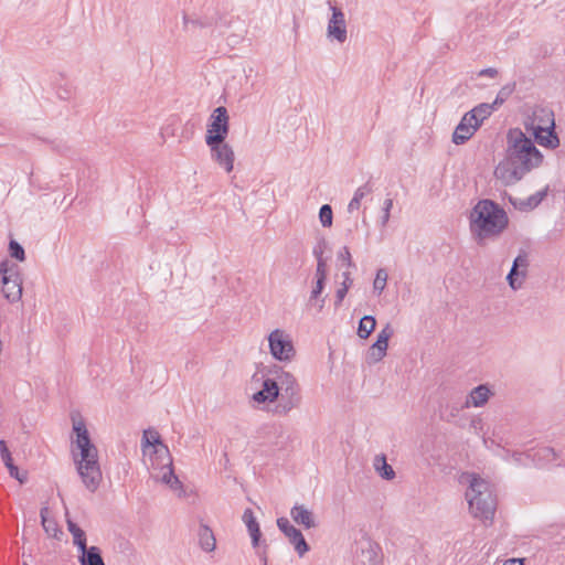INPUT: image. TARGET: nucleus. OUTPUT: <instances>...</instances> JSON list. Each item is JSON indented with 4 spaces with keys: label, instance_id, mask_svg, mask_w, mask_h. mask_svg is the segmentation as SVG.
<instances>
[{
    "label": "nucleus",
    "instance_id": "nucleus-1",
    "mask_svg": "<svg viewBox=\"0 0 565 565\" xmlns=\"http://www.w3.org/2000/svg\"><path fill=\"white\" fill-rule=\"evenodd\" d=\"M507 156L494 170L505 185L514 184L543 163V154L521 129H510L507 136Z\"/></svg>",
    "mask_w": 565,
    "mask_h": 565
},
{
    "label": "nucleus",
    "instance_id": "nucleus-2",
    "mask_svg": "<svg viewBox=\"0 0 565 565\" xmlns=\"http://www.w3.org/2000/svg\"><path fill=\"white\" fill-rule=\"evenodd\" d=\"M508 225L507 212L492 200H480L470 212V232L480 246L499 238Z\"/></svg>",
    "mask_w": 565,
    "mask_h": 565
},
{
    "label": "nucleus",
    "instance_id": "nucleus-3",
    "mask_svg": "<svg viewBox=\"0 0 565 565\" xmlns=\"http://www.w3.org/2000/svg\"><path fill=\"white\" fill-rule=\"evenodd\" d=\"M73 431L76 436L74 444L79 450L78 455L73 451L77 472L85 487L94 492L102 481L98 450L92 443L83 419H73Z\"/></svg>",
    "mask_w": 565,
    "mask_h": 565
},
{
    "label": "nucleus",
    "instance_id": "nucleus-4",
    "mask_svg": "<svg viewBox=\"0 0 565 565\" xmlns=\"http://www.w3.org/2000/svg\"><path fill=\"white\" fill-rule=\"evenodd\" d=\"M469 482L466 500L473 518L481 521H492L497 510V497L489 481L476 476L465 475L462 481Z\"/></svg>",
    "mask_w": 565,
    "mask_h": 565
},
{
    "label": "nucleus",
    "instance_id": "nucleus-5",
    "mask_svg": "<svg viewBox=\"0 0 565 565\" xmlns=\"http://www.w3.org/2000/svg\"><path fill=\"white\" fill-rule=\"evenodd\" d=\"M526 134L547 149L559 147V138L555 131L554 111L548 107L535 106L523 121Z\"/></svg>",
    "mask_w": 565,
    "mask_h": 565
},
{
    "label": "nucleus",
    "instance_id": "nucleus-6",
    "mask_svg": "<svg viewBox=\"0 0 565 565\" xmlns=\"http://www.w3.org/2000/svg\"><path fill=\"white\" fill-rule=\"evenodd\" d=\"M279 396L274 413L286 416L292 409L298 408L302 401L301 387L294 374L286 371L278 372Z\"/></svg>",
    "mask_w": 565,
    "mask_h": 565
},
{
    "label": "nucleus",
    "instance_id": "nucleus-7",
    "mask_svg": "<svg viewBox=\"0 0 565 565\" xmlns=\"http://www.w3.org/2000/svg\"><path fill=\"white\" fill-rule=\"evenodd\" d=\"M2 294L10 302H17L22 297V279L18 273V266L8 260L0 263Z\"/></svg>",
    "mask_w": 565,
    "mask_h": 565
},
{
    "label": "nucleus",
    "instance_id": "nucleus-8",
    "mask_svg": "<svg viewBox=\"0 0 565 565\" xmlns=\"http://www.w3.org/2000/svg\"><path fill=\"white\" fill-rule=\"evenodd\" d=\"M230 131V117L227 109L223 106L216 107L211 114L205 136L206 145L221 143L225 141Z\"/></svg>",
    "mask_w": 565,
    "mask_h": 565
},
{
    "label": "nucleus",
    "instance_id": "nucleus-9",
    "mask_svg": "<svg viewBox=\"0 0 565 565\" xmlns=\"http://www.w3.org/2000/svg\"><path fill=\"white\" fill-rule=\"evenodd\" d=\"M269 352L275 360L290 362L296 350L291 337L281 329H275L268 335Z\"/></svg>",
    "mask_w": 565,
    "mask_h": 565
},
{
    "label": "nucleus",
    "instance_id": "nucleus-10",
    "mask_svg": "<svg viewBox=\"0 0 565 565\" xmlns=\"http://www.w3.org/2000/svg\"><path fill=\"white\" fill-rule=\"evenodd\" d=\"M161 466L159 471L151 472V478L156 481L162 482L167 484L170 490L175 492L178 497H183L185 494L183 483L179 480V478L174 475L172 458L170 456L169 450L161 451Z\"/></svg>",
    "mask_w": 565,
    "mask_h": 565
},
{
    "label": "nucleus",
    "instance_id": "nucleus-11",
    "mask_svg": "<svg viewBox=\"0 0 565 565\" xmlns=\"http://www.w3.org/2000/svg\"><path fill=\"white\" fill-rule=\"evenodd\" d=\"M277 526L288 537L289 542L294 545L300 557H302L309 551V545L306 542L302 533L292 524H290L287 518L277 519Z\"/></svg>",
    "mask_w": 565,
    "mask_h": 565
},
{
    "label": "nucleus",
    "instance_id": "nucleus-12",
    "mask_svg": "<svg viewBox=\"0 0 565 565\" xmlns=\"http://www.w3.org/2000/svg\"><path fill=\"white\" fill-rule=\"evenodd\" d=\"M332 15L328 22V36L337 40L339 43H343L347 41V23L343 11L335 7L331 6Z\"/></svg>",
    "mask_w": 565,
    "mask_h": 565
},
{
    "label": "nucleus",
    "instance_id": "nucleus-13",
    "mask_svg": "<svg viewBox=\"0 0 565 565\" xmlns=\"http://www.w3.org/2000/svg\"><path fill=\"white\" fill-rule=\"evenodd\" d=\"M527 267L529 257L526 253L523 252L515 257L512 268L507 276L508 284L513 290H518L522 287L526 278Z\"/></svg>",
    "mask_w": 565,
    "mask_h": 565
},
{
    "label": "nucleus",
    "instance_id": "nucleus-14",
    "mask_svg": "<svg viewBox=\"0 0 565 565\" xmlns=\"http://www.w3.org/2000/svg\"><path fill=\"white\" fill-rule=\"evenodd\" d=\"M211 149V156L227 173L233 171L235 154L233 148L222 141L221 143L207 145Z\"/></svg>",
    "mask_w": 565,
    "mask_h": 565
},
{
    "label": "nucleus",
    "instance_id": "nucleus-15",
    "mask_svg": "<svg viewBox=\"0 0 565 565\" xmlns=\"http://www.w3.org/2000/svg\"><path fill=\"white\" fill-rule=\"evenodd\" d=\"M279 383L278 374L274 379H265L263 381L262 388L253 394V401L260 405L267 403H277V398L279 396Z\"/></svg>",
    "mask_w": 565,
    "mask_h": 565
},
{
    "label": "nucleus",
    "instance_id": "nucleus-16",
    "mask_svg": "<svg viewBox=\"0 0 565 565\" xmlns=\"http://www.w3.org/2000/svg\"><path fill=\"white\" fill-rule=\"evenodd\" d=\"M478 128V124H473L471 116L465 114L452 134V142L463 145L475 135Z\"/></svg>",
    "mask_w": 565,
    "mask_h": 565
},
{
    "label": "nucleus",
    "instance_id": "nucleus-17",
    "mask_svg": "<svg viewBox=\"0 0 565 565\" xmlns=\"http://www.w3.org/2000/svg\"><path fill=\"white\" fill-rule=\"evenodd\" d=\"M503 103V99L499 100V97L492 104H480L476 106L470 111L466 113L468 116H471L473 124H478L480 127L481 124L497 109L499 105Z\"/></svg>",
    "mask_w": 565,
    "mask_h": 565
},
{
    "label": "nucleus",
    "instance_id": "nucleus-18",
    "mask_svg": "<svg viewBox=\"0 0 565 565\" xmlns=\"http://www.w3.org/2000/svg\"><path fill=\"white\" fill-rule=\"evenodd\" d=\"M242 519H243V522L245 523L247 531L250 535L253 547H258L260 537H262V532H260L259 524H258L252 509H246L243 513Z\"/></svg>",
    "mask_w": 565,
    "mask_h": 565
},
{
    "label": "nucleus",
    "instance_id": "nucleus-19",
    "mask_svg": "<svg viewBox=\"0 0 565 565\" xmlns=\"http://www.w3.org/2000/svg\"><path fill=\"white\" fill-rule=\"evenodd\" d=\"M290 515L297 524L303 526L305 529H311L316 526L313 513L302 504H296L290 510Z\"/></svg>",
    "mask_w": 565,
    "mask_h": 565
},
{
    "label": "nucleus",
    "instance_id": "nucleus-20",
    "mask_svg": "<svg viewBox=\"0 0 565 565\" xmlns=\"http://www.w3.org/2000/svg\"><path fill=\"white\" fill-rule=\"evenodd\" d=\"M531 457H532L533 461L535 462V465L539 467H547V466H552V465H555V466L558 465L556 462L557 455H556L555 450L547 446L537 448L531 455Z\"/></svg>",
    "mask_w": 565,
    "mask_h": 565
},
{
    "label": "nucleus",
    "instance_id": "nucleus-21",
    "mask_svg": "<svg viewBox=\"0 0 565 565\" xmlns=\"http://www.w3.org/2000/svg\"><path fill=\"white\" fill-rule=\"evenodd\" d=\"M490 394L491 392L486 385H479L470 392L461 408L470 406L481 407L488 402Z\"/></svg>",
    "mask_w": 565,
    "mask_h": 565
},
{
    "label": "nucleus",
    "instance_id": "nucleus-22",
    "mask_svg": "<svg viewBox=\"0 0 565 565\" xmlns=\"http://www.w3.org/2000/svg\"><path fill=\"white\" fill-rule=\"evenodd\" d=\"M547 190L539 191L525 200L510 199L513 206L520 211H531L535 209L546 196Z\"/></svg>",
    "mask_w": 565,
    "mask_h": 565
},
{
    "label": "nucleus",
    "instance_id": "nucleus-23",
    "mask_svg": "<svg viewBox=\"0 0 565 565\" xmlns=\"http://www.w3.org/2000/svg\"><path fill=\"white\" fill-rule=\"evenodd\" d=\"M326 281L321 279L316 280L308 299V306L316 308L318 312L322 311V309L324 308L326 297L321 296Z\"/></svg>",
    "mask_w": 565,
    "mask_h": 565
},
{
    "label": "nucleus",
    "instance_id": "nucleus-24",
    "mask_svg": "<svg viewBox=\"0 0 565 565\" xmlns=\"http://www.w3.org/2000/svg\"><path fill=\"white\" fill-rule=\"evenodd\" d=\"M79 551L82 552L79 557L82 565H105L98 547L90 546L88 548L86 545L85 548H81Z\"/></svg>",
    "mask_w": 565,
    "mask_h": 565
},
{
    "label": "nucleus",
    "instance_id": "nucleus-25",
    "mask_svg": "<svg viewBox=\"0 0 565 565\" xmlns=\"http://www.w3.org/2000/svg\"><path fill=\"white\" fill-rule=\"evenodd\" d=\"M199 542H200V546L205 552H212L215 550L216 540L214 537L212 530L209 526L202 525L200 527Z\"/></svg>",
    "mask_w": 565,
    "mask_h": 565
},
{
    "label": "nucleus",
    "instance_id": "nucleus-26",
    "mask_svg": "<svg viewBox=\"0 0 565 565\" xmlns=\"http://www.w3.org/2000/svg\"><path fill=\"white\" fill-rule=\"evenodd\" d=\"M375 471L385 480H392L395 477L393 468L387 463L385 456H375L373 462Z\"/></svg>",
    "mask_w": 565,
    "mask_h": 565
},
{
    "label": "nucleus",
    "instance_id": "nucleus-27",
    "mask_svg": "<svg viewBox=\"0 0 565 565\" xmlns=\"http://www.w3.org/2000/svg\"><path fill=\"white\" fill-rule=\"evenodd\" d=\"M342 277H343V281L341 284V287L338 288V290L335 292V301H334L335 308H339L341 306L343 299L345 298L349 289L351 288V286L353 284V279L351 277L350 271H343Z\"/></svg>",
    "mask_w": 565,
    "mask_h": 565
},
{
    "label": "nucleus",
    "instance_id": "nucleus-28",
    "mask_svg": "<svg viewBox=\"0 0 565 565\" xmlns=\"http://www.w3.org/2000/svg\"><path fill=\"white\" fill-rule=\"evenodd\" d=\"M67 530L73 535V543L81 548L86 546V534L85 532L72 520L67 519Z\"/></svg>",
    "mask_w": 565,
    "mask_h": 565
},
{
    "label": "nucleus",
    "instance_id": "nucleus-29",
    "mask_svg": "<svg viewBox=\"0 0 565 565\" xmlns=\"http://www.w3.org/2000/svg\"><path fill=\"white\" fill-rule=\"evenodd\" d=\"M375 327V318L373 316H364L359 322L358 335L361 339H367L370 334L374 331Z\"/></svg>",
    "mask_w": 565,
    "mask_h": 565
},
{
    "label": "nucleus",
    "instance_id": "nucleus-30",
    "mask_svg": "<svg viewBox=\"0 0 565 565\" xmlns=\"http://www.w3.org/2000/svg\"><path fill=\"white\" fill-rule=\"evenodd\" d=\"M394 330L391 324H386L377 334L376 341L372 344L376 349H381L386 352L388 348V341L393 337Z\"/></svg>",
    "mask_w": 565,
    "mask_h": 565
},
{
    "label": "nucleus",
    "instance_id": "nucleus-31",
    "mask_svg": "<svg viewBox=\"0 0 565 565\" xmlns=\"http://www.w3.org/2000/svg\"><path fill=\"white\" fill-rule=\"evenodd\" d=\"M387 278L388 275L384 268L377 269L375 279L373 281L374 292H376L377 295H381L383 292L387 284Z\"/></svg>",
    "mask_w": 565,
    "mask_h": 565
},
{
    "label": "nucleus",
    "instance_id": "nucleus-32",
    "mask_svg": "<svg viewBox=\"0 0 565 565\" xmlns=\"http://www.w3.org/2000/svg\"><path fill=\"white\" fill-rule=\"evenodd\" d=\"M47 514H49V509L42 508L40 511V516H41L43 529L45 530V532L47 534L55 535V533L57 531V524L53 519H50L47 516Z\"/></svg>",
    "mask_w": 565,
    "mask_h": 565
},
{
    "label": "nucleus",
    "instance_id": "nucleus-33",
    "mask_svg": "<svg viewBox=\"0 0 565 565\" xmlns=\"http://www.w3.org/2000/svg\"><path fill=\"white\" fill-rule=\"evenodd\" d=\"M162 450H168V448L166 446H161L159 448H156L153 454L150 456L149 460H150V466H149V470H150V473L151 472H154L156 471H159V468L160 466L162 465L161 461L163 460L161 457V451Z\"/></svg>",
    "mask_w": 565,
    "mask_h": 565
},
{
    "label": "nucleus",
    "instance_id": "nucleus-34",
    "mask_svg": "<svg viewBox=\"0 0 565 565\" xmlns=\"http://www.w3.org/2000/svg\"><path fill=\"white\" fill-rule=\"evenodd\" d=\"M319 218L324 227H330L332 225V209L330 205L324 204L320 207Z\"/></svg>",
    "mask_w": 565,
    "mask_h": 565
},
{
    "label": "nucleus",
    "instance_id": "nucleus-35",
    "mask_svg": "<svg viewBox=\"0 0 565 565\" xmlns=\"http://www.w3.org/2000/svg\"><path fill=\"white\" fill-rule=\"evenodd\" d=\"M385 355H386V352L371 345L367 351V354H366V361L369 364H373V363L380 362Z\"/></svg>",
    "mask_w": 565,
    "mask_h": 565
},
{
    "label": "nucleus",
    "instance_id": "nucleus-36",
    "mask_svg": "<svg viewBox=\"0 0 565 565\" xmlns=\"http://www.w3.org/2000/svg\"><path fill=\"white\" fill-rule=\"evenodd\" d=\"M9 250H10L11 257H13L20 262L24 260V258H25L24 249L18 242H15L13 239L10 241Z\"/></svg>",
    "mask_w": 565,
    "mask_h": 565
},
{
    "label": "nucleus",
    "instance_id": "nucleus-37",
    "mask_svg": "<svg viewBox=\"0 0 565 565\" xmlns=\"http://www.w3.org/2000/svg\"><path fill=\"white\" fill-rule=\"evenodd\" d=\"M142 441L146 444V446H154L156 444L163 446L161 443H160V436L157 431H153V430H146L143 433V438H142Z\"/></svg>",
    "mask_w": 565,
    "mask_h": 565
},
{
    "label": "nucleus",
    "instance_id": "nucleus-38",
    "mask_svg": "<svg viewBox=\"0 0 565 565\" xmlns=\"http://www.w3.org/2000/svg\"><path fill=\"white\" fill-rule=\"evenodd\" d=\"M9 470L10 477L17 479L20 483H24L28 479L26 472L20 473L19 468L12 462L6 466Z\"/></svg>",
    "mask_w": 565,
    "mask_h": 565
},
{
    "label": "nucleus",
    "instance_id": "nucleus-39",
    "mask_svg": "<svg viewBox=\"0 0 565 565\" xmlns=\"http://www.w3.org/2000/svg\"><path fill=\"white\" fill-rule=\"evenodd\" d=\"M373 192V185L371 181H367L363 185L359 186L356 191L354 192L353 198L358 199V201H362L363 198H365L367 194H371Z\"/></svg>",
    "mask_w": 565,
    "mask_h": 565
},
{
    "label": "nucleus",
    "instance_id": "nucleus-40",
    "mask_svg": "<svg viewBox=\"0 0 565 565\" xmlns=\"http://www.w3.org/2000/svg\"><path fill=\"white\" fill-rule=\"evenodd\" d=\"M327 281V264L322 257L318 258L317 269H316V280Z\"/></svg>",
    "mask_w": 565,
    "mask_h": 565
},
{
    "label": "nucleus",
    "instance_id": "nucleus-41",
    "mask_svg": "<svg viewBox=\"0 0 565 565\" xmlns=\"http://www.w3.org/2000/svg\"><path fill=\"white\" fill-rule=\"evenodd\" d=\"M392 207H393V200L386 199L384 201V205H383V216H382V225L383 226H385L390 220Z\"/></svg>",
    "mask_w": 565,
    "mask_h": 565
},
{
    "label": "nucleus",
    "instance_id": "nucleus-42",
    "mask_svg": "<svg viewBox=\"0 0 565 565\" xmlns=\"http://www.w3.org/2000/svg\"><path fill=\"white\" fill-rule=\"evenodd\" d=\"M0 455L4 466L13 461L4 440H0Z\"/></svg>",
    "mask_w": 565,
    "mask_h": 565
},
{
    "label": "nucleus",
    "instance_id": "nucleus-43",
    "mask_svg": "<svg viewBox=\"0 0 565 565\" xmlns=\"http://www.w3.org/2000/svg\"><path fill=\"white\" fill-rule=\"evenodd\" d=\"M339 258L347 264L348 267H354L351 253L348 247H343L339 253Z\"/></svg>",
    "mask_w": 565,
    "mask_h": 565
},
{
    "label": "nucleus",
    "instance_id": "nucleus-44",
    "mask_svg": "<svg viewBox=\"0 0 565 565\" xmlns=\"http://www.w3.org/2000/svg\"><path fill=\"white\" fill-rule=\"evenodd\" d=\"M360 206H361V202H360V201H358V199L352 198V200L350 201V203H349V205H348V211H349L350 213H352V212H354V211L359 210V209H360Z\"/></svg>",
    "mask_w": 565,
    "mask_h": 565
},
{
    "label": "nucleus",
    "instance_id": "nucleus-45",
    "mask_svg": "<svg viewBox=\"0 0 565 565\" xmlns=\"http://www.w3.org/2000/svg\"><path fill=\"white\" fill-rule=\"evenodd\" d=\"M480 76H489L495 77L498 75V71L495 68H484L479 73Z\"/></svg>",
    "mask_w": 565,
    "mask_h": 565
},
{
    "label": "nucleus",
    "instance_id": "nucleus-46",
    "mask_svg": "<svg viewBox=\"0 0 565 565\" xmlns=\"http://www.w3.org/2000/svg\"><path fill=\"white\" fill-rule=\"evenodd\" d=\"M503 565H523V562L519 558H512L507 561Z\"/></svg>",
    "mask_w": 565,
    "mask_h": 565
},
{
    "label": "nucleus",
    "instance_id": "nucleus-47",
    "mask_svg": "<svg viewBox=\"0 0 565 565\" xmlns=\"http://www.w3.org/2000/svg\"><path fill=\"white\" fill-rule=\"evenodd\" d=\"M259 556H260L263 565H268V558H267V555H266V550H264L262 553H259Z\"/></svg>",
    "mask_w": 565,
    "mask_h": 565
},
{
    "label": "nucleus",
    "instance_id": "nucleus-48",
    "mask_svg": "<svg viewBox=\"0 0 565 565\" xmlns=\"http://www.w3.org/2000/svg\"><path fill=\"white\" fill-rule=\"evenodd\" d=\"M509 94V92H505V88H503L497 97H499V100L500 99H503L504 100V97Z\"/></svg>",
    "mask_w": 565,
    "mask_h": 565
},
{
    "label": "nucleus",
    "instance_id": "nucleus-49",
    "mask_svg": "<svg viewBox=\"0 0 565 565\" xmlns=\"http://www.w3.org/2000/svg\"><path fill=\"white\" fill-rule=\"evenodd\" d=\"M313 254H315V256L317 257V259H318L319 257H322V256H321V255H322V250H321V248H315V249H313Z\"/></svg>",
    "mask_w": 565,
    "mask_h": 565
},
{
    "label": "nucleus",
    "instance_id": "nucleus-50",
    "mask_svg": "<svg viewBox=\"0 0 565 565\" xmlns=\"http://www.w3.org/2000/svg\"><path fill=\"white\" fill-rule=\"evenodd\" d=\"M458 413V408H452L449 413V417L454 418Z\"/></svg>",
    "mask_w": 565,
    "mask_h": 565
},
{
    "label": "nucleus",
    "instance_id": "nucleus-51",
    "mask_svg": "<svg viewBox=\"0 0 565 565\" xmlns=\"http://www.w3.org/2000/svg\"><path fill=\"white\" fill-rule=\"evenodd\" d=\"M477 420H472V426L476 427Z\"/></svg>",
    "mask_w": 565,
    "mask_h": 565
},
{
    "label": "nucleus",
    "instance_id": "nucleus-52",
    "mask_svg": "<svg viewBox=\"0 0 565 565\" xmlns=\"http://www.w3.org/2000/svg\"><path fill=\"white\" fill-rule=\"evenodd\" d=\"M23 565H28L26 563H24Z\"/></svg>",
    "mask_w": 565,
    "mask_h": 565
}]
</instances>
